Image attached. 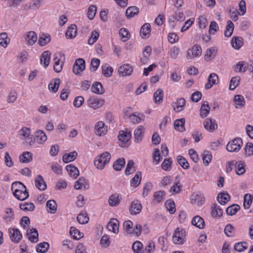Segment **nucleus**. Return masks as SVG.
I'll return each instance as SVG.
<instances>
[{"mask_svg":"<svg viewBox=\"0 0 253 253\" xmlns=\"http://www.w3.org/2000/svg\"><path fill=\"white\" fill-rule=\"evenodd\" d=\"M18 137L22 140H25V145L33 146L34 144L33 136L31 134V129L27 127H23L18 131Z\"/></svg>","mask_w":253,"mask_h":253,"instance_id":"obj_1","label":"nucleus"},{"mask_svg":"<svg viewBox=\"0 0 253 253\" xmlns=\"http://www.w3.org/2000/svg\"><path fill=\"white\" fill-rule=\"evenodd\" d=\"M110 159V154L108 152H104L96 158L94 160V165L98 169H102L109 163Z\"/></svg>","mask_w":253,"mask_h":253,"instance_id":"obj_2","label":"nucleus"},{"mask_svg":"<svg viewBox=\"0 0 253 253\" xmlns=\"http://www.w3.org/2000/svg\"><path fill=\"white\" fill-rule=\"evenodd\" d=\"M243 144L242 140L240 138H236L230 141L226 145V149L231 152L239 151Z\"/></svg>","mask_w":253,"mask_h":253,"instance_id":"obj_3","label":"nucleus"},{"mask_svg":"<svg viewBox=\"0 0 253 253\" xmlns=\"http://www.w3.org/2000/svg\"><path fill=\"white\" fill-rule=\"evenodd\" d=\"M185 230L177 227L174 230L172 235L173 242L175 244L181 245L183 244L185 237Z\"/></svg>","mask_w":253,"mask_h":253,"instance_id":"obj_4","label":"nucleus"},{"mask_svg":"<svg viewBox=\"0 0 253 253\" xmlns=\"http://www.w3.org/2000/svg\"><path fill=\"white\" fill-rule=\"evenodd\" d=\"M8 233L11 240L14 243H19L22 238V235L17 228L8 229Z\"/></svg>","mask_w":253,"mask_h":253,"instance_id":"obj_5","label":"nucleus"},{"mask_svg":"<svg viewBox=\"0 0 253 253\" xmlns=\"http://www.w3.org/2000/svg\"><path fill=\"white\" fill-rule=\"evenodd\" d=\"M202 54V48L200 45L196 44L191 49L187 51L186 58L188 60L200 56Z\"/></svg>","mask_w":253,"mask_h":253,"instance_id":"obj_6","label":"nucleus"},{"mask_svg":"<svg viewBox=\"0 0 253 253\" xmlns=\"http://www.w3.org/2000/svg\"><path fill=\"white\" fill-rule=\"evenodd\" d=\"M85 61L83 58H78L73 65V72L76 75H79L85 69Z\"/></svg>","mask_w":253,"mask_h":253,"instance_id":"obj_7","label":"nucleus"},{"mask_svg":"<svg viewBox=\"0 0 253 253\" xmlns=\"http://www.w3.org/2000/svg\"><path fill=\"white\" fill-rule=\"evenodd\" d=\"M95 133L99 136L105 135L107 131V126H105L104 122L100 121L97 122L94 127Z\"/></svg>","mask_w":253,"mask_h":253,"instance_id":"obj_8","label":"nucleus"},{"mask_svg":"<svg viewBox=\"0 0 253 253\" xmlns=\"http://www.w3.org/2000/svg\"><path fill=\"white\" fill-rule=\"evenodd\" d=\"M104 103V100L95 97H91L88 100V105L89 107L97 109L101 107Z\"/></svg>","mask_w":253,"mask_h":253,"instance_id":"obj_9","label":"nucleus"},{"mask_svg":"<svg viewBox=\"0 0 253 253\" xmlns=\"http://www.w3.org/2000/svg\"><path fill=\"white\" fill-rule=\"evenodd\" d=\"M204 126L205 129L210 132H212L217 128L215 120L211 118H207L204 122Z\"/></svg>","mask_w":253,"mask_h":253,"instance_id":"obj_10","label":"nucleus"},{"mask_svg":"<svg viewBox=\"0 0 253 253\" xmlns=\"http://www.w3.org/2000/svg\"><path fill=\"white\" fill-rule=\"evenodd\" d=\"M141 210L142 205L140 202L138 200L133 201L129 208L131 214L136 215L140 212Z\"/></svg>","mask_w":253,"mask_h":253,"instance_id":"obj_11","label":"nucleus"},{"mask_svg":"<svg viewBox=\"0 0 253 253\" xmlns=\"http://www.w3.org/2000/svg\"><path fill=\"white\" fill-rule=\"evenodd\" d=\"M13 195L17 199L20 201L25 200L29 196L26 186H24L20 190H16V191Z\"/></svg>","mask_w":253,"mask_h":253,"instance_id":"obj_12","label":"nucleus"},{"mask_svg":"<svg viewBox=\"0 0 253 253\" xmlns=\"http://www.w3.org/2000/svg\"><path fill=\"white\" fill-rule=\"evenodd\" d=\"M186 101L183 98H179L177 99L176 102H173L171 104L173 110L176 112H180L184 109Z\"/></svg>","mask_w":253,"mask_h":253,"instance_id":"obj_13","label":"nucleus"},{"mask_svg":"<svg viewBox=\"0 0 253 253\" xmlns=\"http://www.w3.org/2000/svg\"><path fill=\"white\" fill-rule=\"evenodd\" d=\"M107 229L115 234L119 232V221L116 218H111L107 225Z\"/></svg>","mask_w":253,"mask_h":253,"instance_id":"obj_14","label":"nucleus"},{"mask_svg":"<svg viewBox=\"0 0 253 253\" xmlns=\"http://www.w3.org/2000/svg\"><path fill=\"white\" fill-rule=\"evenodd\" d=\"M89 186L87 181L83 177H81L76 182L74 188L76 190L84 188V190H87L89 188Z\"/></svg>","mask_w":253,"mask_h":253,"instance_id":"obj_15","label":"nucleus"},{"mask_svg":"<svg viewBox=\"0 0 253 253\" xmlns=\"http://www.w3.org/2000/svg\"><path fill=\"white\" fill-rule=\"evenodd\" d=\"M34 142H37L40 144H43L47 140V136L45 133L42 130H38L35 133V137H33Z\"/></svg>","mask_w":253,"mask_h":253,"instance_id":"obj_16","label":"nucleus"},{"mask_svg":"<svg viewBox=\"0 0 253 253\" xmlns=\"http://www.w3.org/2000/svg\"><path fill=\"white\" fill-rule=\"evenodd\" d=\"M145 128L142 126H139L134 132L135 142H139L142 140L144 136Z\"/></svg>","mask_w":253,"mask_h":253,"instance_id":"obj_17","label":"nucleus"},{"mask_svg":"<svg viewBox=\"0 0 253 253\" xmlns=\"http://www.w3.org/2000/svg\"><path fill=\"white\" fill-rule=\"evenodd\" d=\"M132 67L128 64H125L119 67L118 72L122 76H126L130 75L132 72Z\"/></svg>","mask_w":253,"mask_h":253,"instance_id":"obj_18","label":"nucleus"},{"mask_svg":"<svg viewBox=\"0 0 253 253\" xmlns=\"http://www.w3.org/2000/svg\"><path fill=\"white\" fill-rule=\"evenodd\" d=\"M51 53L49 51H44L41 56V63L44 68L47 67L49 64Z\"/></svg>","mask_w":253,"mask_h":253,"instance_id":"obj_19","label":"nucleus"},{"mask_svg":"<svg viewBox=\"0 0 253 253\" xmlns=\"http://www.w3.org/2000/svg\"><path fill=\"white\" fill-rule=\"evenodd\" d=\"M230 198V196L227 192H223L218 194L217 200L221 205H224L228 202Z\"/></svg>","mask_w":253,"mask_h":253,"instance_id":"obj_20","label":"nucleus"},{"mask_svg":"<svg viewBox=\"0 0 253 253\" xmlns=\"http://www.w3.org/2000/svg\"><path fill=\"white\" fill-rule=\"evenodd\" d=\"M25 39L28 44L33 45L37 40V35L34 31L28 32L27 33Z\"/></svg>","mask_w":253,"mask_h":253,"instance_id":"obj_21","label":"nucleus"},{"mask_svg":"<svg viewBox=\"0 0 253 253\" xmlns=\"http://www.w3.org/2000/svg\"><path fill=\"white\" fill-rule=\"evenodd\" d=\"M35 185L39 190L43 191L46 188V184L42 176L38 175L35 180Z\"/></svg>","mask_w":253,"mask_h":253,"instance_id":"obj_22","label":"nucleus"},{"mask_svg":"<svg viewBox=\"0 0 253 253\" xmlns=\"http://www.w3.org/2000/svg\"><path fill=\"white\" fill-rule=\"evenodd\" d=\"M77 28L75 24H72L68 28L65 35L67 39H72L76 36Z\"/></svg>","mask_w":253,"mask_h":253,"instance_id":"obj_23","label":"nucleus"},{"mask_svg":"<svg viewBox=\"0 0 253 253\" xmlns=\"http://www.w3.org/2000/svg\"><path fill=\"white\" fill-rule=\"evenodd\" d=\"M151 26L149 23H145L141 28L140 35L142 38L145 39L150 36Z\"/></svg>","mask_w":253,"mask_h":253,"instance_id":"obj_24","label":"nucleus"},{"mask_svg":"<svg viewBox=\"0 0 253 253\" xmlns=\"http://www.w3.org/2000/svg\"><path fill=\"white\" fill-rule=\"evenodd\" d=\"M192 224L199 229H203L205 226L204 219L199 215L195 216L192 219Z\"/></svg>","mask_w":253,"mask_h":253,"instance_id":"obj_25","label":"nucleus"},{"mask_svg":"<svg viewBox=\"0 0 253 253\" xmlns=\"http://www.w3.org/2000/svg\"><path fill=\"white\" fill-rule=\"evenodd\" d=\"M28 239L32 243H37L38 241L39 234L35 228H32L27 232Z\"/></svg>","mask_w":253,"mask_h":253,"instance_id":"obj_26","label":"nucleus"},{"mask_svg":"<svg viewBox=\"0 0 253 253\" xmlns=\"http://www.w3.org/2000/svg\"><path fill=\"white\" fill-rule=\"evenodd\" d=\"M218 79V76L216 74H211L209 76L208 83L205 84V88L206 89L211 88L213 84H216V81Z\"/></svg>","mask_w":253,"mask_h":253,"instance_id":"obj_27","label":"nucleus"},{"mask_svg":"<svg viewBox=\"0 0 253 253\" xmlns=\"http://www.w3.org/2000/svg\"><path fill=\"white\" fill-rule=\"evenodd\" d=\"M128 118L131 120V122L134 123H139L140 122L144 120V115L139 113H133L129 115Z\"/></svg>","mask_w":253,"mask_h":253,"instance_id":"obj_28","label":"nucleus"},{"mask_svg":"<svg viewBox=\"0 0 253 253\" xmlns=\"http://www.w3.org/2000/svg\"><path fill=\"white\" fill-rule=\"evenodd\" d=\"M139 12V8L135 6L128 7L126 11V15L128 19L133 17L138 14Z\"/></svg>","mask_w":253,"mask_h":253,"instance_id":"obj_29","label":"nucleus"},{"mask_svg":"<svg viewBox=\"0 0 253 253\" xmlns=\"http://www.w3.org/2000/svg\"><path fill=\"white\" fill-rule=\"evenodd\" d=\"M231 44L234 48L239 49L243 44V39L241 37H234L231 40Z\"/></svg>","mask_w":253,"mask_h":253,"instance_id":"obj_30","label":"nucleus"},{"mask_svg":"<svg viewBox=\"0 0 253 253\" xmlns=\"http://www.w3.org/2000/svg\"><path fill=\"white\" fill-rule=\"evenodd\" d=\"M66 169L70 176L73 177L75 179L77 178L79 175L80 173L78 168L73 165H67Z\"/></svg>","mask_w":253,"mask_h":253,"instance_id":"obj_31","label":"nucleus"},{"mask_svg":"<svg viewBox=\"0 0 253 253\" xmlns=\"http://www.w3.org/2000/svg\"><path fill=\"white\" fill-rule=\"evenodd\" d=\"M185 122L184 118L175 120L174 122V128L180 132H183L185 130L184 127Z\"/></svg>","mask_w":253,"mask_h":253,"instance_id":"obj_32","label":"nucleus"},{"mask_svg":"<svg viewBox=\"0 0 253 253\" xmlns=\"http://www.w3.org/2000/svg\"><path fill=\"white\" fill-rule=\"evenodd\" d=\"M60 82L59 78L52 80L48 84L49 89L54 93L56 92L58 90Z\"/></svg>","mask_w":253,"mask_h":253,"instance_id":"obj_33","label":"nucleus"},{"mask_svg":"<svg viewBox=\"0 0 253 253\" xmlns=\"http://www.w3.org/2000/svg\"><path fill=\"white\" fill-rule=\"evenodd\" d=\"M211 215L214 218L220 217L222 215V210L216 204H214L211 207Z\"/></svg>","mask_w":253,"mask_h":253,"instance_id":"obj_34","label":"nucleus"},{"mask_svg":"<svg viewBox=\"0 0 253 253\" xmlns=\"http://www.w3.org/2000/svg\"><path fill=\"white\" fill-rule=\"evenodd\" d=\"M91 90L93 92L98 94H102L105 91L102 84L99 82H95L93 84Z\"/></svg>","mask_w":253,"mask_h":253,"instance_id":"obj_35","label":"nucleus"},{"mask_svg":"<svg viewBox=\"0 0 253 253\" xmlns=\"http://www.w3.org/2000/svg\"><path fill=\"white\" fill-rule=\"evenodd\" d=\"M78 155V153L76 151H73L69 153V154H65L62 157V160L64 163H68L69 162L73 161L75 160Z\"/></svg>","mask_w":253,"mask_h":253,"instance_id":"obj_36","label":"nucleus"},{"mask_svg":"<svg viewBox=\"0 0 253 253\" xmlns=\"http://www.w3.org/2000/svg\"><path fill=\"white\" fill-rule=\"evenodd\" d=\"M217 49L215 47H212L207 49L206 54L205 55V59L207 61L211 60L216 56Z\"/></svg>","mask_w":253,"mask_h":253,"instance_id":"obj_37","label":"nucleus"},{"mask_svg":"<svg viewBox=\"0 0 253 253\" xmlns=\"http://www.w3.org/2000/svg\"><path fill=\"white\" fill-rule=\"evenodd\" d=\"M182 188V186L179 183L178 176H176L175 179V183L169 189V192L172 194H176L180 192Z\"/></svg>","mask_w":253,"mask_h":253,"instance_id":"obj_38","label":"nucleus"},{"mask_svg":"<svg viewBox=\"0 0 253 253\" xmlns=\"http://www.w3.org/2000/svg\"><path fill=\"white\" fill-rule=\"evenodd\" d=\"M210 112V107L207 101L203 102L200 109V116L202 118L206 117Z\"/></svg>","mask_w":253,"mask_h":253,"instance_id":"obj_39","label":"nucleus"},{"mask_svg":"<svg viewBox=\"0 0 253 253\" xmlns=\"http://www.w3.org/2000/svg\"><path fill=\"white\" fill-rule=\"evenodd\" d=\"M49 248V244L46 242L38 244L36 246V251L38 253H45Z\"/></svg>","mask_w":253,"mask_h":253,"instance_id":"obj_40","label":"nucleus"},{"mask_svg":"<svg viewBox=\"0 0 253 253\" xmlns=\"http://www.w3.org/2000/svg\"><path fill=\"white\" fill-rule=\"evenodd\" d=\"M120 203V199L118 194L111 195L108 199L109 205L111 207H115L118 205Z\"/></svg>","mask_w":253,"mask_h":253,"instance_id":"obj_41","label":"nucleus"},{"mask_svg":"<svg viewBox=\"0 0 253 253\" xmlns=\"http://www.w3.org/2000/svg\"><path fill=\"white\" fill-rule=\"evenodd\" d=\"M19 160L23 163L30 162L32 160V154L29 152H25L20 156Z\"/></svg>","mask_w":253,"mask_h":253,"instance_id":"obj_42","label":"nucleus"},{"mask_svg":"<svg viewBox=\"0 0 253 253\" xmlns=\"http://www.w3.org/2000/svg\"><path fill=\"white\" fill-rule=\"evenodd\" d=\"M126 163L124 158H119L117 159L113 164V168L117 171H120L122 169V168L125 166Z\"/></svg>","mask_w":253,"mask_h":253,"instance_id":"obj_43","label":"nucleus"},{"mask_svg":"<svg viewBox=\"0 0 253 253\" xmlns=\"http://www.w3.org/2000/svg\"><path fill=\"white\" fill-rule=\"evenodd\" d=\"M234 30V24L231 20H228L227 22V26L226 30L224 31V36L226 37H230Z\"/></svg>","mask_w":253,"mask_h":253,"instance_id":"obj_44","label":"nucleus"},{"mask_svg":"<svg viewBox=\"0 0 253 253\" xmlns=\"http://www.w3.org/2000/svg\"><path fill=\"white\" fill-rule=\"evenodd\" d=\"M240 207L237 204H233L228 207L226 210L227 214L229 215H233L240 210Z\"/></svg>","mask_w":253,"mask_h":253,"instance_id":"obj_45","label":"nucleus"},{"mask_svg":"<svg viewBox=\"0 0 253 253\" xmlns=\"http://www.w3.org/2000/svg\"><path fill=\"white\" fill-rule=\"evenodd\" d=\"M202 159L204 164L205 166H208L211 162L212 159V155L211 153L207 150L204 151L202 155Z\"/></svg>","mask_w":253,"mask_h":253,"instance_id":"obj_46","label":"nucleus"},{"mask_svg":"<svg viewBox=\"0 0 253 253\" xmlns=\"http://www.w3.org/2000/svg\"><path fill=\"white\" fill-rule=\"evenodd\" d=\"M163 99V90L161 88H159L154 94V101L156 103H161Z\"/></svg>","mask_w":253,"mask_h":253,"instance_id":"obj_47","label":"nucleus"},{"mask_svg":"<svg viewBox=\"0 0 253 253\" xmlns=\"http://www.w3.org/2000/svg\"><path fill=\"white\" fill-rule=\"evenodd\" d=\"M70 234L74 239L79 240L83 237V234L74 227H71Z\"/></svg>","mask_w":253,"mask_h":253,"instance_id":"obj_48","label":"nucleus"},{"mask_svg":"<svg viewBox=\"0 0 253 253\" xmlns=\"http://www.w3.org/2000/svg\"><path fill=\"white\" fill-rule=\"evenodd\" d=\"M51 40L50 36L48 34H42L39 39V44L41 46H44L47 44Z\"/></svg>","mask_w":253,"mask_h":253,"instance_id":"obj_49","label":"nucleus"},{"mask_svg":"<svg viewBox=\"0 0 253 253\" xmlns=\"http://www.w3.org/2000/svg\"><path fill=\"white\" fill-rule=\"evenodd\" d=\"M6 215L3 216V219L5 222L8 223L11 221L14 218V212L11 208H7L5 211Z\"/></svg>","mask_w":253,"mask_h":253,"instance_id":"obj_50","label":"nucleus"},{"mask_svg":"<svg viewBox=\"0 0 253 253\" xmlns=\"http://www.w3.org/2000/svg\"><path fill=\"white\" fill-rule=\"evenodd\" d=\"M10 42V39L6 33H2L0 34V44L3 47H6Z\"/></svg>","mask_w":253,"mask_h":253,"instance_id":"obj_51","label":"nucleus"},{"mask_svg":"<svg viewBox=\"0 0 253 253\" xmlns=\"http://www.w3.org/2000/svg\"><path fill=\"white\" fill-rule=\"evenodd\" d=\"M20 209L24 211H33L35 208L34 204L32 203H25L19 205Z\"/></svg>","mask_w":253,"mask_h":253,"instance_id":"obj_52","label":"nucleus"},{"mask_svg":"<svg viewBox=\"0 0 253 253\" xmlns=\"http://www.w3.org/2000/svg\"><path fill=\"white\" fill-rule=\"evenodd\" d=\"M102 72L104 76L110 77L112 75L113 69L112 67L106 64L102 66Z\"/></svg>","mask_w":253,"mask_h":253,"instance_id":"obj_53","label":"nucleus"},{"mask_svg":"<svg viewBox=\"0 0 253 253\" xmlns=\"http://www.w3.org/2000/svg\"><path fill=\"white\" fill-rule=\"evenodd\" d=\"M141 180V172L137 171L134 177L132 179L131 184L135 187H137L140 183Z\"/></svg>","mask_w":253,"mask_h":253,"instance_id":"obj_54","label":"nucleus"},{"mask_svg":"<svg viewBox=\"0 0 253 253\" xmlns=\"http://www.w3.org/2000/svg\"><path fill=\"white\" fill-rule=\"evenodd\" d=\"M134 162L133 160L128 161L126 167L125 169V174L126 175H128L132 173H133L136 170L135 167H133Z\"/></svg>","mask_w":253,"mask_h":253,"instance_id":"obj_55","label":"nucleus"},{"mask_svg":"<svg viewBox=\"0 0 253 253\" xmlns=\"http://www.w3.org/2000/svg\"><path fill=\"white\" fill-rule=\"evenodd\" d=\"M177 161L179 165L184 169H187L189 168V164L188 161L182 156H178Z\"/></svg>","mask_w":253,"mask_h":253,"instance_id":"obj_56","label":"nucleus"},{"mask_svg":"<svg viewBox=\"0 0 253 253\" xmlns=\"http://www.w3.org/2000/svg\"><path fill=\"white\" fill-rule=\"evenodd\" d=\"M130 138V133H127L122 131L121 133H120L118 138L119 140L124 143H127Z\"/></svg>","mask_w":253,"mask_h":253,"instance_id":"obj_57","label":"nucleus"},{"mask_svg":"<svg viewBox=\"0 0 253 253\" xmlns=\"http://www.w3.org/2000/svg\"><path fill=\"white\" fill-rule=\"evenodd\" d=\"M253 197L251 194H246L244 197L243 206L245 209H249L252 203Z\"/></svg>","mask_w":253,"mask_h":253,"instance_id":"obj_58","label":"nucleus"},{"mask_svg":"<svg viewBox=\"0 0 253 253\" xmlns=\"http://www.w3.org/2000/svg\"><path fill=\"white\" fill-rule=\"evenodd\" d=\"M54 60V70L57 73H59L62 69V66L63 65V63L62 61H61L60 59L58 58L57 57H55Z\"/></svg>","mask_w":253,"mask_h":253,"instance_id":"obj_59","label":"nucleus"},{"mask_svg":"<svg viewBox=\"0 0 253 253\" xmlns=\"http://www.w3.org/2000/svg\"><path fill=\"white\" fill-rule=\"evenodd\" d=\"M165 207L170 213L173 214L175 212L176 209L174 201L168 200L165 203Z\"/></svg>","mask_w":253,"mask_h":253,"instance_id":"obj_60","label":"nucleus"},{"mask_svg":"<svg viewBox=\"0 0 253 253\" xmlns=\"http://www.w3.org/2000/svg\"><path fill=\"white\" fill-rule=\"evenodd\" d=\"M132 249L134 253H143V245L139 241L135 242L132 245Z\"/></svg>","mask_w":253,"mask_h":253,"instance_id":"obj_61","label":"nucleus"},{"mask_svg":"<svg viewBox=\"0 0 253 253\" xmlns=\"http://www.w3.org/2000/svg\"><path fill=\"white\" fill-rule=\"evenodd\" d=\"M133 223L130 221H126L123 224L124 229L128 234H131L133 232Z\"/></svg>","mask_w":253,"mask_h":253,"instance_id":"obj_62","label":"nucleus"},{"mask_svg":"<svg viewBox=\"0 0 253 253\" xmlns=\"http://www.w3.org/2000/svg\"><path fill=\"white\" fill-rule=\"evenodd\" d=\"M46 207L51 213H54L57 211V204L54 200H48L46 203Z\"/></svg>","mask_w":253,"mask_h":253,"instance_id":"obj_63","label":"nucleus"},{"mask_svg":"<svg viewBox=\"0 0 253 253\" xmlns=\"http://www.w3.org/2000/svg\"><path fill=\"white\" fill-rule=\"evenodd\" d=\"M172 161L171 158H166L161 165V168L166 171L169 170L171 168Z\"/></svg>","mask_w":253,"mask_h":253,"instance_id":"obj_64","label":"nucleus"}]
</instances>
